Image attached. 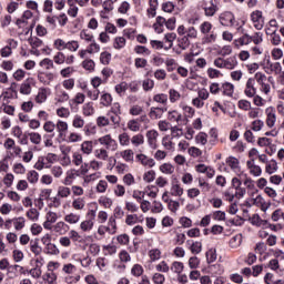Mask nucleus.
Returning <instances> with one entry per match:
<instances>
[{
	"mask_svg": "<svg viewBox=\"0 0 284 284\" xmlns=\"http://www.w3.org/2000/svg\"><path fill=\"white\" fill-rule=\"evenodd\" d=\"M220 23L221 26H224L226 28H235L237 32H243V26L239 24V21H236L234 13L230 11H225L220 14Z\"/></svg>",
	"mask_w": 284,
	"mask_h": 284,
	"instance_id": "f257e3e1",
	"label": "nucleus"
},
{
	"mask_svg": "<svg viewBox=\"0 0 284 284\" xmlns=\"http://www.w3.org/2000/svg\"><path fill=\"white\" fill-rule=\"evenodd\" d=\"M10 99H12V94L9 92H4L0 95V112H4V114H9V116H14V106L9 104Z\"/></svg>",
	"mask_w": 284,
	"mask_h": 284,
	"instance_id": "f03ea898",
	"label": "nucleus"
},
{
	"mask_svg": "<svg viewBox=\"0 0 284 284\" xmlns=\"http://www.w3.org/2000/svg\"><path fill=\"white\" fill-rule=\"evenodd\" d=\"M72 196V190L68 185H60L57 190V196L53 197L55 207L61 205V199H70Z\"/></svg>",
	"mask_w": 284,
	"mask_h": 284,
	"instance_id": "7ed1b4c3",
	"label": "nucleus"
},
{
	"mask_svg": "<svg viewBox=\"0 0 284 284\" xmlns=\"http://www.w3.org/2000/svg\"><path fill=\"white\" fill-rule=\"evenodd\" d=\"M98 143L104 145L105 150H111V152H116L119 149V143H116V140L112 139V135L110 134L99 138Z\"/></svg>",
	"mask_w": 284,
	"mask_h": 284,
	"instance_id": "20e7f679",
	"label": "nucleus"
},
{
	"mask_svg": "<svg viewBox=\"0 0 284 284\" xmlns=\"http://www.w3.org/2000/svg\"><path fill=\"white\" fill-rule=\"evenodd\" d=\"M251 21L255 30H263L265 28V17H263V11L255 10L251 13Z\"/></svg>",
	"mask_w": 284,
	"mask_h": 284,
	"instance_id": "39448f33",
	"label": "nucleus"
},
{
	"mask_svg": "<svg viewBox=\"0 0 284 284\" xmlns=\"http://www.w3.org/2000/svg\"><path fill=\"white\" fill-rule=\"evenodd\" d=\"M37 85V80L34 78H27L19 88L20 94H23L24 97H30L32 94V88Z\"/></svg>",
	"mask_w": 284,
	"mask_h": 284,
	"instance_id": "423d86ee",
	"label": "nucleus"
},
{
	"mask_svg": "<svg viewBox=\"0 0 284 284\" xmlns=\"http://www.w3.org/2000/svg\"><path fill=\"white\" fill-rule=\"evenodd\" d=\"M145 136L149 148L156 150L159 148V131L151 129L146 131Z\"/></svg>",
	"mask_w": 284,
	"mask_h": 284,
	"instance_id": "0eeeda50",
	"label": "nucleus"
},
{
	"mask_svg": "<svg viewBox=\"0 0 284 284\" xmlns=\"http://www.w3.org/2000/svg\"><path fill=\"white\" fill-rule=\"evenodd\" d=\"M50 94V88L41 87L38 89V93L34 97V102L38 103V105H43V103L48 101Z\"/></svg>",
	"mask_w": 284,
	"mask_h": 284,
	"instance_id": "6e6552de",
	"label": "nucleus"
},
{
	"mask_svg": "<svg viewBox=\"0 0 284 284\" xmlns=\"http://www.w3.org/2000/svg\"><path fill=\"white\" fill-rule=\"evenodd\" d=\"M54 94L57 103H67V101H70V94L61 84L55 85Z\"/></svg>",
	"mask_w": 284,
	"mask_h": 284,
	"instance_id": "1a4fd4ad",
	"label": "nucleus"
},
{
	"mask_svg": "<svg viewBox=\"0 0 284 284\" xmlns=\"http://www.w3.org/2000/svg\"><path fill=\"white\" fill-rule=\"evenodd\" d=\"M255 85H256V81L254 80V78H248L245 83V88H244L245 97H247L248 99L256 97V87Z\"/></svg>",
	"mask_w": 284,
	"mask_h": 284,
	"instance_id": "9d476101",
	"label": "nucleus"
},
{
	"mask_svg": "<svg viewBox=\"0 0 284 284\" xmlns=\"http://www.w3.org/2000/svg\"><path fill=\"white\" fill-rule=\"evenodd\" d=\"M57 221H59V214H57V212L49 211L45 214V221L42 225L44 230H52V226L54 223H57Z\"/></svg>",
	"mask_w": 284,
	"mask_h": 284,
	"instance_id": "9b49d317",
	"label": "nucleus"
},
{
	"mask_svg": "<svg viewBox=\"0 0 284 284\" xmlns=\"http://www.w3.org/2000/svg\"><path fill=\"white\" fill-rule=\"evenodd\" d=\"M138 163H140L141 165H143V168H154V165H156V161H154V159L140 153L135 156Z\"/></svg>",
	"mask_w": 284,
	"mask_h": 284,
	"instance_id": "f8f14e48",
	"label": "nucleus"
},
{
	"mask_svg": "<svg viewBox=\"0 0 284 284\" xmlns=\"http://www.w3.org/2000/svg\"><path fill=\"white\" fill-rule=\"evenodd\" d=\"M195 171L199 174H206L207 179H214L216 171L212 166H207L205 164H196Z\"/></svg>",
	"mask_w": 284,
	"mask_h": 284,
	"instance_id": "ddd939ff",
	"label": "nucleus"
},
{
	"mask_svg": "<svg viewBox=\"0 0 284 284\" xmlns=\"http://www.w3.org/2000/svg\"><path fill=\"white\" fill-rule=\"evenodd\" d=\"M51 230L55 234L63 236V235L68 234V230H70V226L64 221H59L51 226Z\"/></svg>",
	"mask_w": 284,
	"mask_h": 284,
	"instance_id": "4468645a",
	"label": "nucleus"
},
{
	"mask_svg": "<svg viewBox=\"0 0 284 284\" xmlns=\"http://www.w3.org/2000/svg\"><path fill=\"white\" fill-rule=\"evenodd\" d=\"M37 79L42 85H51L54 81V73L52 72H38Z\"/></svg>",
	"mask_w": 284,
	"mask_h": 284,
	"instance_id": "2eb2a0df",
	"label": "nucleus"
},
{
	"mask_svg": "<svg viewBox=\"0 0 284 284\" xmlns=\"http://www.w3.org/2000/svg\"><path fill=\"white\" fill-rule=\"evenodd\" d=\"M226 165H229V168H231V170L235 174H237V176H239V174H243L244 173L243 171H241V162L235 156L227 158Z\"/></svg>",
	"mask_w": 284,
	"mask_h": 284,
	"instance_id": "dca6fc26",
	"label": "nucleus"
},
{
	"mask_svg": "<svg viewBox=\"0 0 284 284\" xmlns=\"http://www.w3.org/2000/svg\"><path fill=\"white\" fill-rule=\"evenodd\" d=\"M265 112L267 128H274L276 125V110H274V106H268Z\"/></svg>",
	"mask_w": 284,
	"mask_h": 284,
	"instance_id": "f3484780",
	"label": "nucleus"
},
{
	"mask_svg": "<svg viewBox=\"0 0 284 284\" xmlns=\"http://www.w3.org/2000/svg\"><path fill=\"white\" fill-rule=\"evenodd\" d=\"M168 120L171 123H176V125H183V114L178 110H171L168 112Z\"/></svg>",
	"mask_w": 284,
	"mask_h": 284,
	"instance_id": "a211bd4d",
	"label": "nucleus"
},
{
	"mask_svg": "<svg viewBox=\"0 0 284 284\" xmlns=\"http://www.w3.org/2000/svg\"><path fill=\"white\" fill-rule=\"evenodd\" d=\"M204 11L206 17H214L216 12H219V1L211 0L210 2H207L204 7Z\"/></svg>",
	"mask_w": 284,
	"mask_h": 284,
	"instance_id": "6ab92c4d",
	"label": "nucleus"
},
{
	"mask_svg": "<svg viewBox=\"0 0 284 284\" xmlns=\"http://www.w3.org/2000/svg\"><path fill=\"white\" fill-rule=\"evenodd\" d=\"M79 179V171L75 169H71L65 172V178L62 181L63 185H72L74 181Z\"/></svg>",
	"mask_w": 284,
	"mask_h": 284,
	"instance_id": "aec40b11",
	"label": "nucleus"
},
{
	"mask_svg": "<svg viewBox=\"0 0 284 284\" xmlns=\"http://www.w3.org/2000/svg\"><path fill=\"white\" fill-rule=\"evenodd\" d=\"M165 112H168V108L164 109V108L152 106L150 109L149 116L153 121H156L159 119H162L163 114H165Z\"/></svg>",
	"mask_w": 284,
	"mask_h": 284,
	"instance_id": "412c9836",
	"label": "nucleus"
},
{
	"mask_svg": "<svg viewBox=\"0 0 284 284\" xmlns=\"http://www.w3.org/2000/svg\"><path fill=\"white\" fill-rule=\"evenodd\" d=\"M26 34H30V37L28 38V43L33 50H37V48H41V45H43V40L39 39L38 37H32L31 29H27Z\"/></svg>",
	"mask_w": 284,
	"mask_h": 284,
	"instance_id": "4be33fe9",
	"label": "nucleus"
},
{
	"mask_svg": "<svg viewBox=\"0 0 284 284\" xmlns=\"http://www.w3.org/2000/svg\"><path fill=\"white\" fill-rule=\"evenodd\" d=\"M72 128L74 130H83L85 128V119H83V115L81 114H74L71 121Z\"/></svg>",
	"mask_w": 284,
	"mask_h": 284,
	"instance_id": "5701e85b",
	"label": "nucleus"
},
{
	"mask_svg": "<svg viewBox=\"0 0 284 284\" xmlns=\"http://www.w3.org/2000/svg\"><path fill=\"white\" fill-rule=\"evenodd\" d=\"M71 207L75 212H83L85 210V197H74L71 202Z\"/></svg>",
	"mask_w": 284,
	"mask_h": 284,
	"instance_id": "b1692460",
	"label": "nucleus"
},
{
	"mask_svg": "<svg viewBox=\"0 0 284 284\" xmlns=\"http://www.w3.org/2000/svg\"><path fill=\"white\" fill-rule=\"evenodd\" d=\"M80 150L82 154H87V156H90V154L94 152V142H92L91 140L83 141L81 143Z\"/></svg>",
	"mask_w": 284,
	"mask_h": 284,
	"instance_id": "393cba45",
	"label": "nucleus"
},
{
	"mask_svg": "<svg viewBox=\"0 0 284 284\" xmlns=\"http://www.w3.org/2000/svg\"><path fill=\"white\" fill-rule=\"evenodd\" d=\"M41 261H43V258H41V260H40V258H37V260H36V263H37L36 267L29 270V274H30V276H31L32 278H41V275L43 274V271H41V266H39V264H40V265H43V264L41 263Z\"/></svg>",
	"mask_w": 284,
	"mask_h": 284,
	"instance_id": "a878e982",
	"label": "nucleus"
},
{
	"mask_svg": "<svg viewBox=\"0 0 284 284\" xmlns=\"http://www.w3.org/2000/svg\"><path fill=\"white\" fill-rule=\"evenodd\" d=\"M183 193H184V190L181 187V184L179 183V181L171 183V189H170L171 196L181 197L183 196Z\"/></svg>",
	"mask_w": 284,
	"mask_h": 284,
	"instance_id": "bb28decb",
	"label": "nucleus"
},
{
	"mask_svg": "<svg viewBox=\"0 0 284 284\" xmlns=\"http://www.w3.org/2000/svg\"><path fill=\"white\" fill-rule=\"evenodd\" d=\"M75 0H67V4L69 7L67 14L72 17V19H77L79 14V7L74 3Z\"/></svg>",
	"mask_w": 284,
	"mask_h": 284,
	"instance_id": "cd10ccee",
	"label": "nucleus"
},
{
	"mask_svg": "<svg viewBox=\"0 0 284 284\" xmlns=\"http://www.w3.org/2000/svg\"><path fill=\"white\" fill-rule=\"evenodd\" d=\"M277 31H278V21H276V19H271L265 27V33L270 36V34H275Z\"/></svg>",
	"mask_w": 284,
	"mask_h": 284,
	"instance_id": "c85d7f7f",
	"label": "nucleus"
},
{
	"mask_svg": "<svg viewBox=\"0 0 284 284\" xmlns=\"http://www.w3.org/2000/svg\"><path fill=\"white\" fill-rule=\"evenodd\" d=\"M159 170L162 174L172 176V174H174L176 169L174 168V164H172L170 162H165L159 166Z\"/></svg>",
	"mask_w": 284,
	"mask_h": 284,
	"instance_id": "c756f323",
	"label": "nucleus"
},
{
	"mask_svg": "<svg viewBox=\"0 0 284 284\" xmlns=\"http://www.w3.org/2000/svg\"><path fill=\"white\" fill-rule=\"evenodd\" d=\"M81 221V215L75 212L68 213L64 215V223H68L69 225H77Z\"/></svg>",
	"mask_w": 284,
	"mask_h": 284,
	"instance_id": "7c9ffc66",
	"label": "nucleus"
},
{
	"mask_svg": "<svg viewBox=\"0 0 284 284\" xmlns=\"http://www.w3.org/2000/svg\"><path fill=\"white\" fill-rule=\"evenodd\" d=\"M41 243L44 244L47 247L52 248V252H50V254H57V252L54 250H57V245L52 244V235H50L49 233H45L42 237H41Z\"/></svg>",
	"mask_w": 284,
	"mask_h": 284,
	"instance_id": "2f4dec72",
	"label": "nucleus"
},
{
	"mask_svg": "<svg viewBox=\"0 0 284 284\" xmlns=\"http://www.w3.org/2000/svg\"><path fill=\"white\" fill-rule=\"evenodd\" d=\"M97 110L94 109L93 102H87L82 105V114L83 116H94Z\"/></svg>",
	"mask_w": 284,
	"mask_h": 284,
	"instance_id": "473e14b6",
	"label": "nucleus"
},
{
	"mask_svg": "<svg viewBox=\"0 0 284 284\" xmlns=\"http://www.w3.org/2000/svg\"><path fill=\"white\" fill-rule=\"evenodd\" d=\"M150 8L146 10L148 17L154 19L156 17V10L159 9V0H149Z\"/></svg>",
	"mask_w": 284,
	"mask_h": 284,
	"instance_id": "72a5a7b5",
	"label": "nucleus"
},
{
	"mask_svg": "<svg viewBox=\"0 0 284 284\" xmlns=\"http://www.w3.org/2000/svg\"><path fill=\"white\" fill-rule=\"evenodd\" d=\"M250 43H252V36L247 33L234 40L235 48H241V45H250Z\"/></svg>",
	"mask_w": 284,
	"mask_h": 284,
	"instance_id": "f704fd0d",
	"label": "nucleus"
},
{
	"mask_svg": "<svg viewBox=\"0 0 284 284\" xmlns=\"http://www.w3.org/2000/svg\"><path fill=\"white\" fill-rule=\"evenodd\" d=\"M68 122L63 120H58L55 123V129L60 138L65 135V132H68Z\"/></svg>",
	"mask_w": 284,
	"mask_h": 284,
	"instance_id": "c9c22d12",
	"label": "nucleus"
},
{
	"mask_svg": "<svg viewBox=\"0 0 284 284\" xmlns=\"http://www.w3.org/2000/svg\"><path fill=\"white\" fill-rule=\"evenodd\" d=\"M162 146L169 152H174L175 150V144L170 135H165L164 138H162Z\"/></svg>",
	"mask_w": 284,
	"mask_h": 284,
	"instance_id": "e433bc0d",
	"label": "nucleus"
},
{
	"mask_svg": "<svg viewBox=\"0 0 284 284\" xmlns=\"http://www.w3.org/2000/svg\"><path fill=\"white\" fill-rule=\"evenodd\" d=\"M119 156H121V159H123V161H125L126 163H132V161H134V151H132V149H126L124 151H121L120 153H118Z\"/></svg>",
	"mask_w": 284,
	"mask_h": 284,
	"instance_id": "4c0bfd02",
	"label": "nucleus"
},
{
	"mask_svg": "<svg viewBox=\"0 0 284 284\" xmlns=\"http://www.w3.org/2000/svg\"><path fill=\"white\" fill-rule=\"evenodd\" d=\"M100 103L103 108H110L112 105V94L103 91L100 95Z\"/></svg>",
	"mask_w": 284,
	"mask_h": 284,
	"instance_id": "58836bf2",
	"label": "nucleus"
},
{
	"mask_svg": "<svg viewBox=\"0 0 284 284\" xmlns=\"http://www.w3.org/2000/svg\"><path fill=\"white\" fill-rule=\"evenodd\" d=\"M94 156L99 161H108L110 153L108 152V149L100 148L94 151Z\"/></svg>",
	"mask_w": 284,
	"mask_h": 284,
	"instance_id": "ea45409f",
	"label": "nucleus"
},
{
	"mask_svg": "<svg viewBox=\"0 0 284 284\" xmlns=\"http://www.w3.org/2000/svg\"><path fill=\"white\" fill-rule=\"evenodd\" d=\"M239 65V60H236V55L224 59V68L225 70H234Z\"/></svg>",
	"mask_w": 284,
	"mask_h": 284,
	"instance_id": "a19ab883",
	"label": "nucleus"
},
{
	"mask_svg": "<svg viewBox=\"0 0 284 284\" xmlns=\"http://www.w3.org/2000/svg\"><path fill=\"white\" fill-rule=\"evenodd\" d=\"M13 221V227L16 232H21L23 227H26V217L19 216V217H12Z\"/></svg>",
	"mask_w": 284,
	"mask_h": 284,
	"instance_id": "79ce46f5",
	"label": "nucleus"
},
{
	"mask_svg": "<svg viewBox=\"0 0 284 284\" xmlns=\"http://www.w3.org/2000/svg\"><path fill=\"white\" fill-rule=\"evenodd\" d=\"M126 128L130 132H141V123L139 122V119L129 120Z\"/></svg>",
	"mask_w": 284,
	"mask_h": 284,
	"instance_id": "37998d69",
	"label": "nucleus"
},
{
	"mask_svg": "<svg viewBox=\"0 0 284 284\" xmlns=\"http://www.w3.org/2000/svg\"><path fill=\"white\" fill-rule=\"evenodd\" d=\"M33 168L34 170H38L39 172H41V170H44V168L50 169V164L45 160V156H39Z\"/></svg>",
	"mask_w": 284,
	"mask_h": 284,
	"instance_id": "c03bdc74",
	"label": "nucleus"
},
{
	"mask_svg": "<svg viewBox=\"0 0 284 284\" xmlns=\"http://www.w3.org/2000/svg\"><path fill=\"white\" fill-rule=\"evenodd\" d=\"M164 41L168 43L164 47V50H171L172 45H174V41H176V33L172 32V33H166L164 36Z\"/></svg>",
	"mask_w": 284,
	"mask_h": 284,
	"instance_id": "a18cd8bd",
	"label": "nucleus"
},
{
	"mask_svg": "<svg viewBox=\"0 0 284 284\" xmlns=\"http://www.w3.org/2000/svg\"><path fill=\"white\" fill-rule=\"evenodd\" d=\"M241 243H243V235L237 234L231 237L229 245L232 247V250H236V247H241Z\"/></svg>",
	"mask_w": 284,
	"mask_h": 284,
	"instance_id": "49530a36",
	"label": "nucleus"
},
{
	"mask_svg": "<svg viewBox=\"0 0 284 284\" xmlns=\"http://www.w3.org/2000/svg\"><path fill=\"white\" fill-rule=\"evenodd\" d=\"M251 223L252 225H256L257 227H267V221L262 220L261 216H258V214H254L251 217Z\"/></svg>",
	"mask_w": 284,
	"mask_h": 284,
	"instance_id": "de8ad7c7",
	"label": "nucleus"
},
{
	"mask_svg": "<svg viewBox=\"0 0 284 284\" xmlns=\"http://www.w3.org/2000/svg\"><path fill=\"white\" fill-rule=\"evenodd\" d=\"M28 138L33 145H41L42 138L39 132H30L28 133Z\"/></svg>",
	"mask_w": 284,
	"mask_h": 284,
	"instance_id": "09e8293b",
	"label": "nucleus"
},
{
	"mask_svg": "<svg viewBox=\"0 0 284 284\" xmlns=\"http://www.w3.org/2000/svg\"><path fill=\"white\" fill-rule=\"evenodd\" d=\"M131 143L134 145V148H139L145 143V136H143L141 133H138L131 138Z\"/></svg>",
	"mask_w": 284,
	"mask_h": 284,
	"instance_id": "8fccbe9b",
	"label": "nucleus"
},
{
	"mask_svg": "<svg viewBox=\"0 0 284 284\" xmlns=\"http://www.w3.org/2000/svg\"><path fill=\"white\" fill-rule=\"evenodd\" d=\"M126 40L124 37H115L113 40L114 50H123L125 48Z\"/></svg>",
	"mask_w": 284,
	"mask_h": 284,
	"instance_id": "3c124183",
	"label": "nucleus"
},
{
	"mask_svg": "<svg viewBox=\"0 0 284 284\" xmlns=\"http://www.w3.org/2000/svg\"><path fill=\"white\" fill-rule=\"evenodd\" d=\"M39 65H40V68H42V70H53L54 61L49 58H44L43 60H41L39 62Z\"/></svg>",
	"mask_w": 284,
	"mask_h": 284,
	"instance_id": "603ef678",
	"label": "nucleus"
},
{
	"mask_svg": "<svg viewBox=\"0 0 284 284\" xmlns=\"http://www.w3.org/2000/svg\"><path fill=\"white\" fill-rule=\"evenodd\" d=\"M155 270L159 274H168L170 272V265L165 261H161L155 265Z\"/></svg>",
	"mask_w": 284,
	"mask_h": 284,
	"instance_id": "864d4df0",
	"label": "nucleus"
},
{
	"mask_svg": "<svg viewBox=\"0 0 284 284\" xmlns=\"http://www.w3.org/2000/svg\"><path fill=\"white\" fill-rule=\"evenodd\" d=\"M27 181L31 183V185H36L39 183V173L34 170H31L27 173Z\"/></svg>",
	"mask_w": 284,
	"mask_h": 284,
	"instance_id": "5fc2aeb1",
	"label": "nucleus"
},
{
	"mask_svg": "<svg viewBox=\"0 0 284 284\" xmlns=\"http://www.w3.org/2000/svg\"><path fill=\"white\" fill-rule=\"evenodd\" d=\"M239 176L240 179H244L243 184L247 190H254V180L252 178H248L245 173H240Z\"/></svg>",
	"mask_w": 284,
	"mask_h": 284,
	"instance_id": "6e6d98bb",
	"label": "nucleus"
},
{
	"mask_svg": "<svg viewBox=\"0 0 284 284\" xmlns=\"http://www.w3.org/2000/svg\"><path fill=\"white\" fill-rule=\"evenodd\" d=\"M68 143H81L83 136L80 133L71 132L67 138Z\"/></svg>",
	"mask_w": 284,
	"mask_h": 284,
	"instance_id": "4d7b16f0",
	"label": "nucleus"
},
{
	"mask_svg": "<svg viewBox=\"0 0 284 284\" xmlns=\"http://www.w3.org/2000/svg\"><path fill=\"white\" fill-rule=\"evenodd\" d=\"M92 227H94V221L84 220L80 223V230L82 232H91Z\"/></svg>",
	"mask_w": 284,
	"mask_h": 284,
	"instance_id": "13d9d810",
	"label": "nucleus"
},
{
	"mask_svg": "<svg viewBox=\"0 0 284 284\" xmlns=\"http://www.w3.org/2000/svg\"><path fill=\"white\" fill-rule=\"evenodd\" d=\"M222 90L225 97H232L234 94V84L225 82L222 84Z\"/></svg>",
	"mask_w": 284,
	"mask_h": 284,
	"instance_id": "bf43d9fd",
	"label": "nucleus"
},
{
	"mask_svg": "<svg viewBox=\"0 0 284 284\" xmlns=\"http://www.w3.org/2000/svg\"><path fill=\"white\" fill-rule=\"evenodd\" d=\"M118 141H119V144L122 146V148H128V145H130V134L128 133H121L119 136H118Z\"/></svg>",
	"mask_w": 284,
	"mask_h": 284,
	"instance_id": "052dcab7",
	"label": "nucleus"
},
{
	"mask_svg": "<svg viewBox=\"0 0 284 284\" xmlns=\"http://www.w3.org/2000/svg\"><path fill=\"white\" fill-rule=\"evenodd\" d=\"M26 216L27 219H29V221L37 222L39 221V216H40L39 210L30 209L29 211H27Z\"/></svg>",
	"mask_w": 284,
	"mask_h": 284,
	"instance_id": "680f3d73",
	"label": "nucleus"
},
{
	"mask_svg": "<svg viewBox=\"0 0 284 284\" xmlns=\"http://www.w3.org/2000/svg\"><path fill=\"white\" fill-rule=\"evenodd\" d=\"M105 227H109V234H116V219L114 216L109 217L108 225Z\"/></svg>",
	"mask_w": 284,
	"mask_h": 284,
	"instance_id": "e2e57ef3",
	"label": "nucleus"
},
{
	"mask_svg": "<svg viewBox=\"0 0 284 284\" xmlns=\"http://www.w3.org/2000/svg\"><path fill=\"white\" fill-rule=\"evenodd\" d=\"M63 274H67L68 276L74 274L77 272V266L72 263L63 264L62 266Z\"/></svg>",
	"mask_w": 284,
	"mask_h": 284,
	"instance_id": "0e129e2a",
	"label": "nucleus"
},
{
	"mask_svg": "<svg viewBox=\"0 0 284 284\" xmlns=\"http://www.w3.org/2000/svg\"><path fill=\"white\" fill-rule=\"evenodd\" d=\"M2 183L4 187H11L14 183V174L7 173L2 179Z\"/></svg>",
	"mask_w": 284,
	"mask_h": 284,
	"instance_id": "69168bd1",
	"label": "nucleus"
},
{
	"mask_svg": "<svg viewBox=\"0 0 284 284\" xmlns=\"http://www.w3.org/2000/svg\"><path fill=\"white\" fill-rule=\"evenodd\" d=\"M57 278H58L57 273L51 272V271H49L48 273H45L43 275V281H45V283H48V284L57 283Z\"/></svg>",
	"mask_w": 284,
	"mask_h": 284,
	"instance_id": "338daca9",
	"label": "nucleus"
},
{
	"mask_svg": "<svg viewBox=\"0 0 284 284\" xmlns=\"http://www.w3.org/2000/svg\"><path fill=\"white\" fill-rule=\"evenodd\" d=\"M151 281L154 284H165V275L162 273H154L151 277Z\"/></svg>",
	"mask_w": 284,
	"mask_h": 284,
	"instance_id": "774afa93",
	"label": "nucleus"
}]
</instances>
